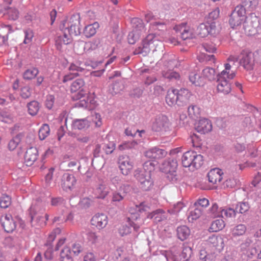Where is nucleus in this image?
I'll return each mask as SVG.
<instances>
[{
    "label": "nucleus",
    "mask_w": 261,
    "mask_h": 261,
    "mask_svg": "<svg viewBox=\"0 0 261 261\" xmlns=\"http://www.w3.org/2000/svg\"><path fill=\"white\" fill-rule=\"evenodd\" d=\"M80 16L79 14H73L68 19L63 20L60 24L62 34L55 38L56 45L61 50L62 45H67L71 42V35L77 36L81 33Z\"/></svg>",
    "instance_id": "1"
},
{
    "label": "nucleus",
    "mask_w": 261,
    "mask_h": 261,
    "mask_svg": "<svg viewBox=\"0 0 261 261\" xmlns=\"http://www.w3.org/2000/svg\"><path fill=\"white\" fill-rule=\"evenodd\" d=\"M224 66L225 69L217 76V90L219 93L227 95L231 91L230 80L235 77L236 73L230 71L231 65L229 63L225 64Z\"/></svg>",
    "instance_id": "2"
},
{
    "label": "nucleus",
    "mask_w": 261,
    "mask_h": 261,
    "mask_svg": "<svg viewBox=\"0 0 261 261\" xmlns=\"http://www.w3.org/2000/svg\"><path fill=\"white\" fill-rule=\"evenodd\" d=\"M192 96V93L187 89L182 88L178 90L172 88L168 90L166 101L169 106L175 105L183 106L188 103Z\"/></svg>",
    "instance_id": "3"
},
{
    "label": "nucleus",
    "mask_w": 261,
    "mask_h": 261,
    "mask_svg": "<svg viewBox=\"0 0 261 261\" xmlns=\"http://www.w3.org/2000/svg\"><path fill=\"white\" fill-rule=\"evenodd\" d=\"M156 37L154 34H148L142 42V45L138 46L133 52V54H142L146 56L150 51L151 48L154 46V42L157 41Z\"/></svg>",
    "instance_id": "4"
},
{
    "label": "nucleus",
    "mask_w": 261,
    "mask_h": 261,
    "mask_svg": "<svg viewBox=\"0 0 261 261\" xmlns=\"http://www.w3.org/2000/svg\"><path fill=\"white\" fill-rule=\"evenodd\" d=\"M244 9L240 6H237L230 15L229 24L232 28H235L240 25L247 19Z\"/></svg>",
    "instance_id": "5"
},
{
    "label": "nucleus",
    "mask_w": 261,
    "mask_h": 261,
    "mask_svg": "<svg viewBox=\"0 0 261 261\" xmlns=\"http://www.w3.org/2000/svg\"><path fill=\"white\" fill-rule=\"evenodd\" d=\"M135 176L139 182L140 188L143 191H149L153 185V181L151 178L150 171L136 172Z\"/></svg>",
    "instance_id": "6"
},
{
    "label": "nucleus",
    "mask_w": 261,
    "mask_h": 261,
    "mask_svg": "<svg viewBox=\"0 0 261 261\" xmlns=\"http://www.w3.org/2000/svg\"><path fill=\"white\" fill-rule=\"evenodd\" d=\"M94 64L91 62H83L77 60L71 63L68 68L70 71L72 72L75 76H79L82 73H85L86 71L89 70L87 68L89 67L94 68Z\"/></svg>",
    "instance_id": "7"
},
{
    "label": "nucleus",
    "mask_w": 261,
    "mask_h": 261,
    "mask_svg": "<svg viewBox=\"0 0 261 261\" xmlns=\"http://www.w3.org/2000/svg\"><path fill=\"white\" fill-rule=\"evenodd\" d=\"M239 64L246 70H251L254 65V54L248 50H243L239 56Z\"/></svg>",
    "instance_id": "8"
},
{
    "label": "nucleus",
    "mask_w": 261,
    "mask_h": 261,
    "mask_svg": "<svg viewBox=\"0 0 261 261\" xmlns=\"http://www.w3.org/2000/svg\"><path fill=\"white\" fill-rule=\"evenodd\" d=\"M216 33V26L215 22H206L200 23L197 28L196 34L200 37H205L208 34Z\"/></svg>",
    "instance_id": "9"
},
{
    "label": "nucleus",
    "mask_w": 261,
    "mask_h": 261,
    "mask_svg": "<svg viewBox=\"0 0 261 261\" xmlns=\"http://www.w3.org/2000/svg\"><path fill=\"white\" fill-rule=\"evenodd\" d=\"M170 125L169 121L166 116L160 114L155 117L152 124V129L154 132L166 131Z\"/></svg>",
    "instance_id": "10"
},
{
    "label": "nucleus",
    "mask_w": 261,
    "mask_h": 261,
    "mask_svg": "<svg viewBox=\"0 0 261 261\" xmlns=\"http://www.w3.org/2000/svg\"><path fill=\"white\" fill-rule=\"evenodd\" d=\"M85 82L82 79H78L74 81L70 85V91L71 93L77 92V95L73 97L74 100H77L83 97L86 94L85 91Z\"/></svg>",
    "instance_id": "11"
},
{
    "label": "nucleus",
    "mask_w": 261,
    "mask_h": 261,
    "mask_svg": "<svg viewBox=\"0 0 261 261\" xmlns=\"http://www.w3.org/2000/svg\"><path fill=\"white\" fill-rule=\"evenodd\" d=\"M259 27V21L257 17L247 18L243 24V28L245 33L249 36L254 35L257 33V28Z\"/></svg>",
    "instance_id": "12"
},
{
    "label": "nucleus",
    "mask_w": 261,
    "mask_h": 261,
    "mask_svg": "<svg viewBox=\"0 0 261 261\" xmlns=\"http://www.w3.org/2000/svg\"><path fill=\"white\" fill-rule=\"evenodd\" d=\"M108 223V217L103 213L96 214L91 220V225L99 230L104 228L107 225Z\"/></svg>",
    "instance_id": "13"
},
{
    "label": "nucleus",
    "mask_w": 261,
    "mask_h": 261,
    "mask_svg": "<svg viewBox=\"0 0 261 261\" xmlns=\"http://www.w3.org/2000/svg\"><path fill=\"white\" fill-rule=\"evenodd\" d=\"M119 167L123 175H127L133 168V163L128 156H120L119 158Z\"/></svg>",
    "instance_id": "14"
},
{
    "label": "nucleus",
    "mask_w": 261,
    "mask_h": 261,
    "mask_svg": "<svg viewBox=\"0 0 261 261\" xmlns=\"http://www.w3.org/2000/svg\"><path fill=\"white\" fill-rule=\"evenodd\" d=\"M76 182V179L73 174L65 173L62 176L61 186L64 190H71Z\"/></svg>",
    "instance_id": "15"
},
{
    "label": "nucleus",
    "mask_w": 261,
    "mask_h": 261,
    "mask_svg": "<svg viewBox=\"0 0 261 261\" xmlns=\"http://www.w3.org/2000/svg\"><path fill=\"white\" fill-rule=\"evenodd\" d=\"M1 223L4 230L12 232L16 228V223L11 215H6L1 218Z\"/></svg>",
    "instance_id": "16"
},
{
    "label": "nucleus",
    "mask_w": 261,
    "mask_h": 261,
    "mask_svg": "<svg viewBox=\"0 0 261 261\" xmlns=\"http://www.w3.org/2000/svg\"><path fill=\"white\" fill-rule=\"evenodd\" d=\"M175 30L179 32L180 37L183 40L192 38L194 37L193 30L186 23H181L174 28Z\"/></svg>",
    "instance_id": "17"
},
{
    "label": "nucleus",
    "mask_w": 261,
    "mask_h": 261,
    "mask_svg": "<svg viewBox=\"0 0 261 261\" xmlns=\"http://www.w3.org/2000/svg\"><path fill=\"white\" fill-rule=\"evenodd\" d=\"M145 155L151 160H159L164 158L167 155V151L158 147H153L147 150Z\"/></svg>",
    "instance_id": "18"
},
{
    "label": "nucleus",
    "mask_w": 261,
    "mask_h": 261,
    "mask_svg": "<svg viewBox=\"0 0 261 261\" xmlns=\"http://www.w3.org/2000/svg\"><path fill=\"white\" fill-rule=\"evenodd\" d=\"M44 204L41 201L36 200L34 201L29 209L28 210V213L30 217V223L33 225V222L36 215L38 212L43 210Z\"/></svg>",
    "instance_id": "19"
},
{
    "label": "nucleus",
    "mask_w": 261,
    "mask_h": 261,
    "mask_svg": "<svg viewBox=\"0 0 261 261\" xmlns=\"http://www.w3.org/2000/svg\"><path fill=\"white\" fill-rule=\"evenodd\" d=\"M223 174L222 170L219 168H214L211 170L207 174L209 182L213 184H220L223 179Z\"/></svg>",
    "instance_id": "20"
},
{
    "label": "nucleus",
    "mask_w": 261,
    "mask_h": 261,
    "mask_svg": "<svg viewBox=\"0 0 261 261\" xmlns=\"http://www.w3.org/2000/svg\"><path fill=\"white\" fill-rule=\"evenodd\" d=\"M38 151L36 147H31L25 151L24 155V163L27 166H32L37 160Z\"/></svg>",
    "instance_id": "21"
},
{
    "label": "nucleus",
    "mask_w": 261,
    "mask_h": 261,
    "mask_svg": "<svg viewBox=\"0 0 261 261\" xmlns=\"http://www.w3.org/2000/svg\"><path fill=\"white\" fill-rule=\"evenodd\" d=\"M127 223V224L123 225L119 228V232L121 236L123 237L129 234L132 231V227L136 231L140 228V225L132 221L130 218H128Z\"/></svg>",
    "instance_id": "22"
},
{
    "label": "nucleus",
    "mask_w": 261,
    "mask_h": 261,
    "mask_svg": "<svg viewBox=\"0 0 261 261\" xmlns=\"http://www.w3.org/2000/svg\"><path fill=\"white\" fill-rule=\"evenodd\" d=\"M196 129L198 133L202 134L210 132L212 129V123L207 119L202 118L198 121Z\"/></svg>",
    "instance_id": "23"
},
{
    "label": "nucleus",
    "mask_w": 261,
    "mask_h": 261,
    "mask_svg": "<svg viewBox=\"0 0 261 261\" xmlns=\"http://www.w3.org/2000/svg\"><path fill=\"white\" fill-rule=\"evenodd\" d=\"M12 32V27L10 25L2 24L0 28V46L8 44L9 34Z\"/></svg>",
    "instance_id": "24"
},
{
    "label": "nucleus",
    "mask_w": 261,
    "mask_h": 261,
    "mask_svg": "<svg viewBox=\"0 0 261 261\" xmlns=\"http://www.w3.org/2000/svg\"><path fill=\"white\" fill-rule=\"evenodd\" d=\"M109 193V188L104 182L99 184L94 190V194L96 198H105Z\"/></svg>",
    "instance_id": "25"
},
{
    "label": "nucleus",
    "mask_w": 261,
    "mask_h": 261,
    "mask_svg": "<svg viewBox=\"0 0 261 261\" xmlns=\"http://www.w3.org/2000/svg\"><path fill=\"white\" fill-rule=\"evenodd\" d=\"M162 165L164 172H171L176 170L178 164L176 159L170 158L165 161Z\"/></svg>",
    "instance_id": "26"
},
{
    "label": "nucleus",
    "mask_w": 261,
    "mask_h": 261,
    "mask_svg": "<svg viewBox=\"0 0 261 261\" xmlns=\"http://www.w3.org/2000/svg\"><path fill=\"white\" fill-rule=\"evenodd\" d=\"M147 218L153 219L154 222L157 223L166 219L167 217L165 211L162 209H158L149 213Z\"/></svg>",
    "instance_id": "27"
},
{
    "label": "nucleus",
    "mask_w": 261,
    "mask_h": 261,
    "mask_svg": "<svg viewBox=\"0 0 261 261\" xmlns=\"http://www.w3.org/2000/svg\"><path fill=\"white\" fill-rule=\"evenodd\" d=\"M207 243L211 246L218 249L223 248V240L221 237L219 236L213 234L210 236L207 240Z\"/></svg>",
    "instance_id": "28"
},
{
    "label": "nucleus",
    "mask_w": 261,
    "mask_h": 261,
    "mask_svg": "<svg viewBox=\"0 0 261 261\" xmlns=\"http://www.w3.org/2000/svg\"><path fill=\"white\" fill-rule=\"evenodd\" d=\"M89 126L90 122L87 119H75L72 123V128L74 129L85 130Z\"/></svg>",
    "instance_id": "29"
},
{
    "label": "nucleus",
    "mask_w": 261,
    "mask_h": 261,
    "mask_svg": "<svg viewBox=\"0 0 261 261\" xmlns=\"http://www.w3.org/2000/svg\"><path fill=\"white\" fill-rule=\"evenodd\" d=\"M194 151H188L185 152L181 158V163L184 167H188L191 170Z\"/></svg>",
    "instance_id": "30"
},
{
    "label": "nucleus",
    "mask_w": 261,
    "mask_h": 261,
    "mask_svg": "<svg viewBox=\"0 0 261 261\" xmlns=\"http://www.w3.org/2000/svg\"><path fill=\"white\" fill-rule=\"evenodd\" d=\"M60 261H73V254L71 248L68 246L64 247L60 254Z\"/></svg>",
    "instance_id": "31"
},
{
    "label": "nucleus",
    "mask_w": 261,
    "mask_h": 261,
    "mask_svg": "<svg viewBox=\"0 0 261 261\" xmlns=\"http://www.w3.org/2000/svg\"><path fill=\"white\" fill-rule=\"evenodd\" d=\"M94 200L93 197H85L81 198L78 207L81 210H87L94 205Z\"/></svg>",
    "instance_id": "32"
},
{
    "label": "nucleus",
    "mask_w": 261,
    "mask_h": 261,
    "mask_svg": "<svg viewBox=\"0 0 261 261\" xmlns=\"http://www.w3.org/2000/svg\"><path fill=\"white\" fill-rule=\"evenodd\" d=\"M177 238L181 241L186 240L190 234V230L186 225L177 227L176 229Z\"/></svg>",
    "instance_id": "33"
},
{
    "label": "nucleus",
    "mask_w": 261,
    "mask_h": 261,
    "mask_svg": "<svg viewBox=\"0 0 261 261\" xmlns=\"http://www.w3.org/2000/svg\"><path fill=\"white\" fill-rule=\"evenodd\" d=\"M258 4V0H243L242 5L239 6L244 9L246 11H253L254 10Z\"/></svg>",
    "instance_id": "34"
},
{
    "label": "nucleus",
    "mask_w": 261,
    "mask_h": 261,
    "mask_svg": "<svg viewBox=\"0 0 261 261\" xmlns=\"http://www.w3.org/2000/svg\"><path fill=\"white\" fill-rule=\"evenodd\" d=\"M235 208L236 213L245 215H247L249 211L250 205L248 202L242 201L237 203Z\"/></svg>",
    "instance_id": "35"
},
{
    "label": "nucleus",
    "mask_w": 261,
    "mask_h": 261,
    "mask_svg": "<svg viewBox=\"0 0 261 261\" xmlns=\"http://www.w3.org/2000/svg\"><path fill=\"white\" fill-rule=\"evenodd\" d=\"M98 28L99 24L97 22L89 24L85 27L84 34L86 37H91L96 34V30Z\"/></svg>",
    "instance_id": "36"
},
{
    "label": "nucleus",
    "mask_w": 261,
    "mask_h": 261,
    "mask_svg": "<svg viewBox=\"0 0 261 261\" xmlns=\"http://www.w3.org/2000/svg\"><path fill=\"white\" fill-rule=\"evenodd\" d=\"M246 231V227L244 224H240L237 225L231 229V234L232 237L236 238L243 236Z\"/></svg>",
    "instance_id": "37"
},
{
    "label": "nucleus",
    "mask_w": 261,
    "mask_h": 261,
    "mask_svg": "<svg viewBox=\"0 0 261 261\" xmlns=\"http://www.w3.org/2000/svg\"><path fill=\"white\" fill-rule=\"evenodd\" d=\"M27 108L28 113L30 115L34 116L38 114L40 108V106L38 101L33 100L27 104Z\"/></svg>",
    "instance_id": "38"
},
{
    "label": "nucleus",
    "mask_w": 261,
    "mask_h": 261,
    "mask_svg": "<svg viewBox=\"0 0 261 261\" xmlns=\"http://www.w3.org/2000/svg\"><path fill=\"white\" fill-rule=\"evenodd\" d=\"M193 158V161L191 166V170L194 171L195 169L199 168L203 163V156L201 154H198L194 151Z\"/></svg>",
    "instance_id": "39"
},
{
    "label": "nucleus",
    "mask_w": 261,
    "mask_h": 261,
    "mask_svg": "<svg viewBox=\"0 0 261 261\" xmlns=\"http://www.w3.org/2000/svg\"><path fill=\"white\" fill-rule=\"evenodd\" d=\"M189 79L190 81L196 86H200L204 84L203 77L195 72H192L190 73Z\"/></svg>",
    "instance_id": "40"
},
{
    "label": "nucleus",
    "mask_w": 261,
    "mask_h": 261,
    "mask_svg": "<svg viewBox=\"0 0 261 261\" xmlns=\"http://www.w3.org/2000/svg\"><path fill=\"white\" fill-rule=\"evenodd\" d=\"M192 254V249L189 246L183 247L182 252L179 257H175L173 261H181V260H187Z\"/></svg>",
    "instance_id": "41"
},
{
    "label": "nucleus",
    "mask_w": 261,
    "mask_h": 261,
    "mask_svg": "<svg viewBox=\"0 0 261 261\" xmlns=\"http://www.w3.org/2000/svg\"><path fill=\"white\" fill-rule=\"evenodd\" d=\"M123 86L120 81H115L113 83L109 88V92L113 95L119 93L123 89Z\"/></svg>",
    "instance_id": "42"
},
{
    "label": "nucleus",
    "mask_w": 261,
    "mask_h": 261,
    "mask_svg": "<svg viewBox=\"0 0 261 261\" xmlns=\"http://www.w3.org/2000/svg\"><path fill=\"white\" fill-rule=\"evenodd\" d=\"M188 113L190 118L193 119H196L200 117V108L196 105H191L189 107Z\"/></svg>",
    "instance_id": "43"
},
{
    "label": "nucleus",
    "mask_w": 261,
    "mask_h": 261,
    "mask_svg": "<svg viewBox=\"0 0 261 261\" xmlns=\"http://www.w3.org/2000/svg\"><path fill=\"white\" fill-rule=\"evenodd\" d=\"M99 41L98 40H92V41L85 42L84 46V49L85 53H89L95 50L98 46Z\"/></svg>",
    "instance_id": "44"
},
{
    "label": "nucleus",
    "mask_w": 261,
    "mask_h": 261,
    "mask_svg": "<svg viewBox=\"0 0 261 261\" xmlns=\"http://www.w3.org/2000/svg\"><path fill=\"white\" fill-rule=\"evenodd\" d=\"M225 227V222L221 219L214 220L211 224L210 229L213 232H217L222 230Z\"/></svg>",
    "instance_id": "45"
},
{
    "label": "nucleus",
    "mask_w": 261,
    "mask_h": 261,
    "mask_svg": "<svg viewBox=\"0 0 261 261\" xmlns=\"http://www.w3.org/2000/svg\"><path fill=\"white\" fill-rule=\"evenodd\" d=\"M39 73L37 68H32L27 69L23 74V77L26 80H31L34 79Z\"/></svg>",
    "instance_id": "46"
},
{
    "label": "nucleus",
    "mask_w": 261,
    "mask_h": 261,
    "mask_svg": "<svg viewBox=\"0 0 261 261\" xmlns=\"http://www.w3.org/2000/svg\"><path fill=\"white\" fill-rule=\"evenodd\" d=\"M162 76L170 81L178 80L180 77L179 74L172 70H164L162 71Z\"/></svg>",
    "instance_id": "47"
},
{
    "label": "nucleus",
    "mask_w": 261,
    "mask_h": 261,
    "mask_svg": "<svg viewBox=\"0 0 261 261\" xmlns=\"http://www.w3.org/2000/svg\"><path fill=\"white\" fill-rule=\"evenodd\" d=\"M202 74L203 77L207 79L209 81H213L215 79L216 72L215 70L213 68H205L203 69Z\"/></svg>",
    "instance_id": "48"
},
{
    "label": "nucleus",
    "mask_w": 261,
    "mask_h": 261,
    "mask_svg": "<svg viewBox=\"0 0 261 261\" xmlns=\"http://www.w3.org/2000/svg\"><path fill=\"white\" fill-rule=\"evenodd\" d=\"M131 24L134 28L133 30L137 32L138 31H142L144 29V25L143 20L139 18H133L131 20Z\"/></svg>",
    "instance_id": "49"
},
{
    "label": "nucleus",
    "mask_w": 261,
    "mask_h": 261,
    "mask_svg": "<svg viewBox=\"0 0 261 261\" xmlns=\"http://www.w3.org/2000/svg\"><path fill=\"white\" fill-rule=\"evenodd\" d=\"M50 133V128L48 124H43L38 132L39 138L41 140H44L49 135Z\"/></svg>",
    "instance_id": "50"
},
{
    "label": "nucleus",
    "mask_w": 261,
    "mask_h": 261,
    "mask_svg": "<svg viewBox=\"0 0 261 261\" xmlns=\"http://www.w3.org/2000/svg\"><path fill=\"white\" fill-rule=\"evenodd\" d=\"M186 205L184 202L178 201L171 206V207L168 209V212L171 214L176 215Z\"/></svg>",
    "instance_id": "51"
},
{
    "label": "nucleus",
    "mask_w": 261,
    "mask_h": 261,
    "mask_svg": "<svg viewBox=\"0 0 261 261\" xmlns=\"http://www.w3.org/2000/svg\"><path fill=\"white\" fill-rule=\"evenodd\" d=\"M6 15L9 19L15 20L19 17V12L16 8H9L7 10Z\"/></svg>",
    "instance_id": "52"
},
{
    "label": "nucleus",
    "mask_w": 261,
    "mask_h": 261,
    "mask_svg": "<svg viewBox=\"0 0 261 261\" xmlns=\"http://www.w3.org/2000/svg\"><path fill=\"white\" fill-rule=\"evenodd\" d=\"M236 208L228 207L221 210L220 215L222 217L232 218L236 216Z\"/></svg>",
    "instance_id": "53"
},
{
    "label": "nucleus",
    "mask_w": 261,
    "mask_h": 261,
    "mask_svg": "<svg viewBox=\"0 0 261 261\" xmlns=\"http://www.w3.org/2000/svg\"><path fill=\"white\" fill-rule=\"evenodd\" d=\"M193 210L190 212V214L188 217L189 221L190 219L192 220H195L198 219L203 213V211L202 209H200L198 207H194Z\"/></svg>",
    "instance_id": "54"
},
{
    "label": "nucleus",
    "mask_w": 261,
    "mask_h": 261,
    "mask_svg": "<svg viewBox=\"0 0 261 261\" xmlns=\"http://www.w3.org/2000/svg\"><path fill=\"white\" fill-rule=\"evenodd\" d=\"M209 205V201L205 198H202L197 200L194 204L193 207H198L202 209L204 212V208L208 206Z\"/></svg>",
    "instance_id": "55"
},
{
    "label": "nucleus",
    "mask_w": 261,
    "mask_h": 261,
    "mask_svg": "<svg viewBox=\"0 0 261 261\" xmlns=\"http://www.w3.org/2000/svg\"><path fill=\"white\" fill-rule=\"evenodd\" d=\"M11 198L7 195H3L0 199V207L3 208H6L10 205Z\"/></svg>",
    "instance_id": "56"
},
{
    "label": "nucleus",
    "mask_w": 261,
    "mask_h": 261,
    "mask_svg": "<svg viewBox=\"0 0 261 261\" xmlns=\"http://www.w3.org/2000/svg\"><path fill=\"white\" fill-rule=\"evenodd\" d=\"M85 95L83 97L79 99L80 100L76 103V105L78 107L83 108L87 109L88 110L92 109V107L89 106V99L87 97H85Z\"/></svg>",
    "instance_id": "57"
},
{
    "label": "nucleus",
    "mask_w": 261,
    "mask_h": 261,
    "mask_svg": "<svg viewBox=\"0 0 261 261\" xmlns=\"http://www.w3.org/2000/svg\"><path fill=\"white\" fill-rule=\"evenodd\" d=\"M189 141L194 147L198 148L202 145V140L197 135L195 134L191 136Z\"/></svg>",
    "instance_id": "58"
},
{
    "label": "nucleus",
    "mask_w": 261,
    "mask_h": 261,
    "mask_svg": "<svg viewBox=\"0 0 261 261\" xmlns=\"http://www.w3.org/2000/svg\"><path fill=\"white\" fill-rule=\"evenodd\" d=\"M198 59L200 62L212 61L215 62V57L214 55H208L205 53H201L198 56Z\"/></svg>",
    "instance_id": "59"
},
{
    "label": "nucleus",
    "mask_w": 261,
    "mask_h": 261,
    "mask_svg": "<svg viewBox=\"0 0 261 261\" xmlns=\"http://www.w3.org/2000/svg\"><path fill=\"white\" fill-rule=\"evenodd\" d=\"M24 39L23 43L24 44H29L32 41L34 37V33L32 30L28 29L24 31Z\"/></svg>",
    "instance_id": "60"
},
{
    "label": "nucleus",
    "mask_w": 261,
    "mask_h": 261,
    "mask_svg": "<svg viewBox=\"0 0 261 261\" xmlns=\"http://www.w3.org/2000/svg\"><path fill=\"white\" fill-rule=\"evenodd\" d=\"M139 33H137L135 30H133L132 32H130L128 35V42L130 44H134L139 39Z\"/></svg>",
    "instance_id": "61"
},
{
    "label": "nucleus",
    "mask_w": 261,
    "mask_h": 261,
    "mask_svg": "<svg viewBox=\"0 0 261 261\" xmlns=\"http://www.w3.org/2000/svg\"><path fill=\"white\" fill-rule=\"evenodd\" d=\"M116 148V144L114 142H109L107 144H105L103 149L107 154L112 153Z\"/></svg>",
    "instance_id": "62"
},
{
    "label": "nucleus",
    "mask_w": 261,
    "mask_h": 261,
    "mask_svg": "<svg viewBox=\"0 0 261 261\" xmlns=\"http://www.w3.org/2000/svg\"><path fill=\"white\" fill-rule=\"evenodd\" d=\"M156 81L157 78L154 74L144 76V83L146 86H149Z\"/></svg>",
    "instance_id": "63"
},
{
    "label": "nucleus",
    "mask_w": 261,
    "mask_h": 261,
    "mask_svg": "<svg viewBox=\"0 0 261 261\" xmlns=\"http://www.w3.org/2000/svg\"><path fill=\"white\" fill-rule=\"evenodd\" d=\"M221 208H219L218 205L216 203H214L210 209V212L211 213L212 217H218L221 213Z\"/></svg>",
    "instance_id": "64"
}]
</instances>
